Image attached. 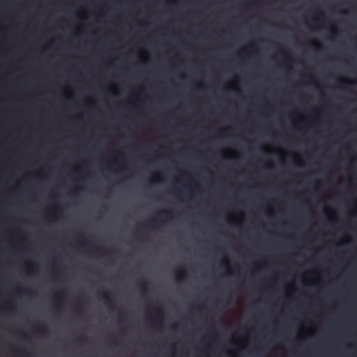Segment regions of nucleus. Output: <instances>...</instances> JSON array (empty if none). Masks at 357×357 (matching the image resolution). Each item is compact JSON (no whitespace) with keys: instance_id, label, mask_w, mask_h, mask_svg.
<instances>
[{"instance_id":"nucleus-7","label":"nucleus","mask_w":357,"mask_h":357,"mask_svg":"<svg viewBox=\"0 0 357 357\" xmlns=\"http://www.w3.org/2000/svg\"><path fill=\"white\" fill-rule=\"evenodd\" d=\"M339 82L342 84L344 82H347V83H349V84H354L355 82H351L350 80H347V79H339Z\"/></svg>"},{"instance_id":"nucleus-13","label":"nucleus","mask_w":357,"mask_h":357,"mask_svg":"<svg viewBox=\"0 0 357 357\" xmlns=\"http://www.w3.org/2000/svg\"><path fill=\"white\" fill-rule=\"evenodd\" d=\"M176 326H177L175 324V325H173V326H172V328L174 329V328H176Z\"/></svg>"},{"instance_id":"nucleus-8","label":"nucleus","mask_w":357,"mask_h":357,"mask_svg":"<svg viewBox=\"0 0 357 357\" xmlns=\"http://www.w3.org/2000/svg\"><path fill=\"white\" fill-rule=\"evenodd\" d=\"M185 274V273L184 271H182L181 274L176 273V277L178 280H181Z\"/></svg>"},{"instance_id":"nucleus-1","label":"nucleus","mask_w":357,"mask_h":357,"mask_svg":"<svg viewBox=\"0 0 357 357\" xmlns=\"http://www.w3.org/2000/svg\"><path fill=\"white\" fill-rule=\"evenodd\" d=\"M104 303L107 305V307L113 310L114 309V305L113 300L110 298L109 292H107L106 294H103L102 296Z\"/></svg>"},{"instance_id":"nucleus-18","label":"nucleus","mask_w":357,"mask_h":357,"mask_svg":"<svg viewBox=\"0 0 357 357\" xmlns=\"http://www.w3.org/2000/svg\"><path fill=\"white\" fill-rule=\"evenodd\" d=\"M153 182H154V181H153V180H151V181H150V183H153Z\"/></svg>"},{"instance_id":"nucleus-20","label":"nucleus","mask_w":357,"mask_h":357,"mask_svg":"<svg viewBox=\"0 0 357 357\" xmlns=\"http://www.w3.org/2000/svg\"><path fill=\"white\" fill-rule=\"evenodd\" d=\"M236 91L237 92H240L239 89H236Z\"/></svg>"},{"instance_id":"nucleus-9","label":"nucleus","mask_w":357,"mask_h":357,"mask_svg":"<svg viewBox=\"0 0 357 357\" xmlns=\"http://www.w3.org/2000/svg\"><path fill=\"white\" fill-rule=\"evenodd\" d=\"M86 340V338H84L83 336L78 337L77 338V342H84Z\"/></svg>"},{"instance_id":"nucleus-19","label":"nucleus","mask_w":357,"mask_h":357,"mask_svg":"<svg viewBox=\"0 0 357 357\" xmlns=\"http://www.w3.org/2000/svg\"><path fill=\"white\" fill-rule=\"evenodd\" d=\"M114 338H112V343H114Z\"/></svg>"},{"instance_id":"nucleus-10","label":"nucleus","mask_w":357,"mask_h":357,"mask_svg":"<svg viewBox=\"0 0 357 357\" xmlns=\"http://www.w3.org/2000/svg\"><path fill=\"white\" fill-rule=\"evenodd\" d=\"M153 310H154V312H156V314H157L158 316H162V314L160 312H157V311H156V308H155V307Z\"/></svg>"},{"instance_id":"nucleus-17","label":"nucleus","mask_w":357,"mask_h":357,"mask_svg":"<svg viewBox=\"0 0 357 357\" xmlns=\"http://www.w3.org/2000/svg\"><path fill=\"white\" fill-rule=\"evenodd\" d=\"M75 190H80V188L79 187H76Z\"/></svg>"},{"instance_id":"nucleus-3","label":"nucleus","mask_w":357,"mask_h":357,"mask_svg":"<svg viewBox=\"0 0 357 357\" xmlns=\"http://www.w3.org/2000/svg\"><path fill=\"white\" fill-rule=\"evenodd\" d=\"M278 53L284 57V59L287 61H291L290 56L286 53V52L282 49L278 50Z\"/></svg>"},{"instance_id":"nucleus-2","label":"nucleus","mask_w":357,"mask_h":357,"mask_svg":"<svg viewBox=\"0 0 357 357\" xmlns=\"http://www.w3.org/2000/svg\"><path fill=\"white\" fill-rule=\"evenodd\" d=\"M34 331L40 335H45L47 331L44 324H40L37 326L34 327Z\"/></svg>"},{"instance_id":"nucleus-4","label":"nucleus","mask_w":357,"mask_h":357,"mask_svg":"<svg viewBox=\"0 0 357 357\" xmlns=\"http://www.w3.org/2000/svg\"><path fill=\"white\" fill-rule=\"evenodd\" d=\"M221 264L225 266V267L227 268H229V260L227 257H224L222 261H221Z\"/></svg>"},{"instance_id":"nucleus-15","label":"nucleus","mask_w":357,"mask_h":357,"mask_svg":"<svg viewBox=\"0 0 357 357\" xmlns=\"http://www.w3.org/2000/svg\"><path fill=\"white\" fill-rule=\"evenodd\" d=\"M250 45L252 47H255L254 43H250Z\"/></svg>"},{"instance_id":"nucleus-5","label":"nucleus","mask_w":357,"mask_h":357,"mask_svg":"<svg viewBox=\"0 0 357 357\" xmlns=\"http://www.w3.org/2000/svg\"><path fill=\"white\" fill-rule=\"evenodd\" d=\"M159 213L165 215L166 216H167L169 218L172 217V211H162Z\"/></svg>"},{"instance_id":"nucleus-12","label":"nucleus","mask_w":357,"mask_h":357,"mask_svg":"<svg viewBox=\"0 0 357 357\" xmlns=\"http://www.w3.org/2000/svg\"><path fill=\"white\" fill-rule=\"evenodd\" d=\"M267 167H272V164L271 162L268 163L267 164Z\"/></svg>"},{"instance_id":"nucleus-6","label":"nucleus","mask_w":357,"mask_h":357,"mask_svg":"<svg viewBox=\"0 0 357 357\" xmlns=\"http://www.w3.org/2000/svg\"><path fill=\"white\" fill-rule=\"evenodd\" d=\"M146 281H143L142 284V291L143 293L146 291Z\"/></svg>"},{"instance_id":"nucleus-14","label":"nucleus","mask_w":357,"mask_h":357,"mask_svg":"<svg viewBox=\"0 0 357 357\" xmlns=\"http://www.w3.org/2000/svg\"><path fill=\"white\" fill-rule=\"evenodd\" d=\"M331 32L333 33V34H335V31L334 30H331Z\"/></svg>"},{"instance_id":"nucleus-11","label":"nucleus","mask_w":357,"mask_h":357,"mask_svg":"<svg viewBox=\"0 0 357 357\" xmlns=\"http://www.w3.org/2000/svg\"><path fill=\"white\" fill-rule=\"evenodd\" d=\"M198 86L200 88V89H202L204 88V85L203 84H200L198 85Z\"/></svg>"},{"instance_id":"nucleus-16","label":"nucleus","mask_w":357,"mask_h":357,"mask_svg":"<svg viewBox=\"0 0 357 357\" xmlns=\"http://www.w3.org/2000/svg\"><path fill=\"white\" fill-rule=\"evenodd\" d=\"M123 321V319L120 317H119V321L121 322V321Z\"/></svg>"}]
</instances>
